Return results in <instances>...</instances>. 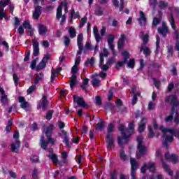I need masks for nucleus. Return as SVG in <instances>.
<instances>
[{"instance_id":"c85d7f7f","label":"nucleus","mask_w":179,"mask_h":179,"mask_svg":"<svg viewBox=\"0 0 179 179\" xmlns=\"http://www.w3.org/2000/svg\"><path fill=\"white\" fill-rule=\"evenodd\" d=\"M162 166H163L164 170L166 173H168L169 176H170L171 177H173V176H174V171L170 169V168L169 167V165H167L166 162H162Z\"/></svg>"},{"instance_id":"f03ea898","label":"nucleus","mask_w":179,"mask_h":179,"mask_svg":"<svg viewBox=\"0 0 179 179\" xmlns=\"http://www.w3.org/2000/svg\"><path fill=\"white\" fill-rule=\"evenodd\" d=\"M137 149L138 150V153H136V157L137 159H141L145 153H146V151L148 150V148L145 146V144L143 143V136H138L137 138Z\"/></svg>"},{"instance_id":"603ef678","label":"nucleus","mask_w":179,"mask_h":179,"mask_svg":"<svg viewBox=\"0 0 179 179\" xmlns=\"http://www.w3.org/2000/svg\"><path fill=\"white\" fill-rule=\"evenodd\" d=\"M30 160L32 162V163H38L40 162V159H38V156L37 155H31L30 157Z\"/></svg>"},{"instance_id":"2f4dec72","label":"nucleus","mask_w":179,"mask_h":179,"mask_svg":"<svg viewBox=\"0 0 179 179\" xmlns=\"http://www.w3.org/2000/svg\"><path fill=\"white\" fill-rule=\"evenodd\" d=\"M45 66H47V64L44 59H42V61L36 66L37 72H38V71H41V69H44Z\"/></svg>"},{"instance_id":"9d476101","label":"nucleus","mask_w":179,"mask_h":179,"mask_svg":"<svg viewBox=\"0 0 179 179\" xmlns=\"http://www.w3.org/2000/svg\"><path fill=\"white\" fill-rule=\"evenodd\" d=\"M171 104L172 106L171 108V114H176V107L179 106V101L177 100V96H173V99L171 101Z\"/></svg>"},{"instance_id":"69168bd1","label":"nucleus","mask_w":179,"mask_h":179,"mask_svg":"<svg viewBox=\"0 0 179 179\" xmlns=\"http://www.w3.org/2000/svg\"><path fill=\"white\" fill-rule=\"evenodd\" d=\"M3 17H6L3 8H0V20H3Z\"/></svg>"},{"instance_id":"473e14b6","label":"nucleus","mask_w":179,"mask_h":179,"mask_svg":"<svg viewBox=\"0 0 179 179\" xmlns=\"http://www.w3.org/2000/svg\"><path fill=\"white\" fill-rule=\"evenodd\" d=\"M89 64L90 65V66H93L94 65V57H92L90 59H87L84 64V66L87 68V66H89Z\"/></svg>"},{"instance_id":"5701e85b","label":"nucleus","mask_w":179,"mask_h":179,"mask_svg":"<svg viewBox=\"0 0 179 179\" xmlns=\"http://www.w3.org/2000/svg\"><path fill=\"white\" fill-rule=\"evenodd\" d=\"M131 163V173H136V170H138V162L134 158L130 159Z\"/></svg>"},{"instance_id":"cd10ccee","label":"nucleus","mask_w":179,"mask_h":179,"mask_svg":"<svg viewBox=\"0 0 179 179\" xmlns=\"http://www.w3.org/2000/svg\"><path fill=\"white\" fill-rule=\"evenodd\" d=\"M93 33L96 39V43H100L101 41V36H100V34H99V29L97 27H93Z\"/></svg>"},{"instance_id":"a18cd8bd","label":"nucleus","mask_w":179,"mask_h":179,"mask_svg":"<svg viewBox=\"0 0 179 179\" xmlns=\"http://www.w3.org/2000/svg\"><path fill=\"white\" fill-rule=\"evenodd\" d=\"M63 143H65L66 148H72V143L69 141V138H63Z\"/></svg>"},{"instance_id":"f257e3e1","label":"nucleus","mask_w":179,"mask_h":179,"mask_svg":"<svg viewBox=\"0 0 179 179\" xmlns=\"http://www.w3.org/2000/svg\"><path fill=\"white\" fill-rule=\"evenodd\" d=\"M114 132V124L113 123H109L108 125V129H107V134H106V148L108 150H111L113 148H115L114 145V137L111 136V134Z\"/></svg>"},{"instance_id":"bb28decb","label":"nucleus","mask_w":179,"mask_h":179,"mask_svg":"<svg viewBox=\"0 0 179 179\" xmlns=\"http://www.w3.org/2000/svg\"><path fill=\"white\" fill-rule=\"evenodd\" d=\"M160 131H162V134H165L168 132L169 134H172V135L174 136V134H176V129H169V128H164V126L160 127Z\"/></svg>"},{"instance_id":"c756f323","label":"nucleus","mask_w":179,"mask_h":179,"mask_svg":"<svg viewBox=\"0 0 179 179\" xmlns=\"http://www.w3.org/2000/svg\"><path fill=\"white\" fill-rule=\"evenodd\" d=\"M155 136L158 138L159 137V134H155V131H153V127H152V126H149L148 127V137L149 138V139H152Z\"/></svg>"},{"instance_id":"39448f33","label":"nucleus","mask_w":179,"mask_h":179,"mask_svg":"<svg viewBox=\"0 0 179 179\" xmlns=\"http://www.w3.org/2000/svg\"><path fill=\"white\" fill-rule=\"evenodd\" d=\"M62 5H64V3L61 2L57 8V13H56L57 19L59 20L62 17V20L60 22L61 25L64 24V23L66 22V15H62V8H63Z\"/></svg>"},{"instance_id":"aec40b11","label":"nucleus","mask_w":179,"mask_h":179,"mask_svg":"<svg viewBox=\"0 0 179 179\" xmlns=\"http://www.w3.org/2000/svg\"><path fill=\"white\" fill-rule=\"evenodd\" d=\"M49 143H52V145H54V143H55V140L53 139V142L52 141H50L49 139H48V141H45V140H44V137H41V148H42V149H47V146H48Z\"/></svg>"},{"instance_id":"6e6d98bb","label":"nucleus","mask_w":179,"mask_h":179,"mask_svg":"<svg viewBox=\"0 0 179 179\" xmlns=\"http://www.w3.org/2000/svg\"><path fill=\"white\" fill-rule=\"evenodd\" d=\"M171 160H172L173 164H176L178 162V158H177V155L176 154H172Z\"/></svg>"},{"instance_id":"bf43d9fd","label":"nucleus","mask_w":179,"mask_h":179,"mask_svg":"<svg viewBox=\"0 0 179 179\" xmlns=\"http://www.w3.org/2000/svg\"><path fill=\"white\" fill-rule=\"evenodd\" d=\"M32 178L33 179H38V171L37 169H34L32 172Z\"/></svg>"},{"instance_id":"20e7f679","label":"nucleus","mask_w":179,"mask_h":179,"mask_svg":"<svg viewBox=\"0 0 179 179\" xmlns=\"http://www.w3.org/2000/svg\"><path fill=\"white\" fill-rule=\"evenodd\" d=\"M48 96L45 94H42L41 99L38 102L37 110H41L43 111H46L48 108Z\"/></svg>"},{"instance_id":"4d7b16f0","label":"nucleus","mask_w":179,"mask_h":179,"mask_svg":"<svg viewBox=\"0 0 179 179\" xmlns=\"http://www.w3.org/2000/svg\"><path fill=\"white\" fill-rule=\"evenodd\" d=\"M174 120V115L170 113L169 116L165 117V122H171Z\"/></svg>"},{"instance_id":"72a5a7b5","label":"nucleus","mask_w":179,"mask_h":179,"mask_svg":"<svg viewBox=\"0 0 179 179\" xmlns=\"http://www.w3.org/2000/svg\"><path fill=\"white\" fill-rule=\"evenodd\" d=\"M69 33L71 38H75L76 37V29L73 27H69Z\"/></svg>"},{"instance_id":"864d4df0","label":"nucleus","mask_w":179,"mask_h":179,"mask_svg":"<svg viewBox=\"0 0 179 179\" xmlns=\"http://www.w3.org/2000/svg\"><path fill=\"white\" fill-rule=\"evenodd\" d=\"M168 54L169 55V57H173V54H174V50L173 48V45H169L167 48Z\"/></svg>"},{"instance_id":"9b49d317","label":"nucleus","mask_w":179,"mask_h":179,"mask_svg":"<svg viewBox=\"0 0 179 179\" xmlns=\"http://www.w3.org/2000/svg\"><path fill=\"white\" fill-rule=\"evenodd\" d=\"M32 45H33V56L38 57V55H40V47H39L38 41L33 40Z\"/></svg>"},{"instance_id":"680f3d73","label":"nucleus","mask_w":179,"mask_h":179,"mask_svg":"<svg viewBox=\"0 0 179 179\" xmlns=\"http://www.w3.org/2000/svg\"><path fill=\"white\" fill-rule=\"evenodd\" d=\"M131 133H130L129 135H127V133H124L122 134V138L123 139H125L126 142H129V138H131Z\"/></svg>"},{"instance_id":"f704fd0d","label":"nucleus","mask_w":179,"mask_h":179,"mask_svg":"<svg viewBox=\"0 0 179 179\" xmlns=\"http://www.w3.org/2000/svg\"><path fill=\"white\" fill-rule=\"evenodd\" d=\"M44 78V73H39L38 76H36V78L34 80V85H38L41 80H43Z\"/></svg>"},{"instance_id":"ea45409f","label":"nucleus","mask_w":179,"mask_h":179,"mask_svg":"<svg viewBox=\"0 0 179 179\" xmlns=\"http://www.w3.org/2000/svg\"><path fill=\"white\" fill-rule=\"evenodd\" d=\"M47 156L50 159V160H52V163H58V155H57L56 154H51Z\"/></svg>"},{"instance_id":"8fccbe9b","label":"nucleus","mask_w":179,"mask_h":179,"mask_svg":"<svg viewBox=\"0 0 179 179\" xmlns=\"http://www.w3.org/2000/svg\"><path fill=\"white\" fill-rule=\"evenodd\" d=\"M52 114H54V110H48L45 116L46 120L50 121L52 118Z\"/></svg>"},{"instance_id":"ddd939ff","label":"nucleus","mask_w":179,"mask_h":179,"mask_svg":"<svg viewBox=\"0 0 179 179\" xmlns=\"http://www.w3.org/2000/svg\"><path fill=\"white\" fill-rule=\"evenodd\" d=\"M61 71H62V68L59 67V69H54L52 71L51 73V77H50V82L52 83H54V80H55V78H57L58 76V75H59L61 73Z\"/></svg>"},{"instance_id":"c03bdc74","label":"nucleus","mask_w":179,"mask_h":179,"mask_svg":"<svg viewBox=\"0 0 179 179\" xmlns=\"http://www.w3.org/2000/svg\"><path fill=\"white\" fill-rule=\"evenodd\" d=\"M127 68H131L134 69L135 68V59H130L127 62Z\"/></svg>"},{"instance_id":"3c124183","label":"nucleus","mask_w":179,"mask_h":179,"mask_svg":"<svg viewBox=\"0 0 179 179\" xmlns=\"http://www.w3.org/2000/svg\"><path fill=\"white\" fill-rule=\"evenodd\" d=\"M13 79L14 80L15 86H17V85H19V76H17V74L13 73Z\"/></svg>"},{"instance_id":"58836bf2","label":"nucleus","mask_w":179,"mask_h":179,"mask_svg":"<svg viewBox=\"0 0 179 179\" xmlns=\"http://www.w3.org/2000/svg\"><path fill=\"white\" fill-rule=\"evenodd\" d=\"M134 131H135V124H134V121H132L130 123H129L127 132L129 134H134Z\"/></svg>"},{"instance_id":"338daca9","label":"nucleus","mask_w":179,"mask_h":179,"mask_svg":"<svg viewBox=\"0 0 179 179\" xmlns=\"http://www.w3.org/2000/svg\"><path fill=\"white\" fill-rule=\"evenodd\" d=\"M118 131L121 132L122 135L125 134V126H124V124H120L118 127Z\"/></svg>"},{"instance_id":"de8ad7c7","label":"nucleus","mask_w":179,"mask_h":179,"mask_svg":"<svg viewBox=\"0 0 179 179\" xmlns=\"http://www.w3.org/2000/svg\"><path fill=\"white\" fill-rule=\"evenodd\" d=\"M103 10L101 9V7L100 6L96 7V9L95 10V15L96 16H103Z\"/></svg>"},{"instance_id":"e2e57ef3","label":"nucleus","mask_w":179,"mask_h":179,"mask_svg":"<svg viewBox=\"0 0 179 179\" xmlns=\"http://www.w3.org/2000/svg\"><path fill=\"white\" fill-rule=\"evenodd\" d=\"M95 99L97 106H101L103 104V100H101V97L97 96H96Z\"/></svg>"},{"instance_id":"393cba45","label":"nucleus","mask_w":179,"mask_h":179,"mask_svg":"<svg viewBox=\"0 0 179 179\" xmlns=\"http://www.w3.org/2000/svg\"><path fill=\"white\" fill-rule=\"evenodd\" d=\"M145 117L141 118L140 123L138 124V132L142 133L146 129V122H145Z\"/></svg>"},{"instance_id":"79ce46f5","label":"nucleus","mask_w":179,"mask_h":179,"mask_svg":"<svg viewBox=\"0 0 179 179\" xmlns=\"http://www.w3.org/2000/svg\"><path fill=\"white\" fill-rule=\"evenodd\" d=\"M114 105L110 102H108L105 104L104 110L113 111L114 110Z\"/></svg>"},{"instance_id":"b1692460","label":"nucleus","mask_w":179,"mask_h":179,"mask_svg":"<svg viewBox=\"0 0 179 179\" xmlns=\"http://www.w3.org/2000/svg\"><path fill=\"white\" fill-rule=\"evenodd\" d=\"M125 34H122L120 38L117 41V48L118 50H122L124 48V44H125Z\"/></svg>"},{"instance_id":"0eeeda50","label":"nucleus","mask_w":179,"mask_h":179,"mask_svg":"<svg viewBox=\"0 0 179 179\" xmlns=\"http://www.w3.org/2000/svg\"><path fill=\"white\" fill-rule=\"evenodd\" d=\"M54 130V125L50 124L48 127H46L43 129V132H45L46 135L47 139L49 140V142H54V138L52 137V131Z\"/></svg>"},{"instance_id":"09e8293b","label":"nucleus","mask_w":179,"mask_h":179,"mask_svg":"<svg viewBox=\"0 0 179 179\" xmlns=\"http://www.w3.org/2000/svg\"><path fill=\"white\" fill-rule=\"evenodd\" d=\"M115 37L113 34H109L108 36V44H114V40Z\"/></svg>"},{"instance_id":"13d9d810","label":"nucleus","mask_w":179,"mask_h":179,"mask_svg":"<svg viewBox=\"0 0 179 179\" xmlns=\"http://www.w3.org/2000/svg\"><path fill=\"white\" fill-rule=\"evenodd\" d=\"M22 27L24 29H29L31 27L30 24V21H24L22 23Z\"/></svg>"},{"instance_id":"1a4fd4ad","label":"nucleus","mask_w":179,"mask_h":179,"mask_svg":"<svg viewBox=\"0 0 179 179\" xmlns=\"http://www.w3.org/2000/svg\"><path fill=\"white\" fill-rule=\"evenodd\" d=\"M73 99L74 103H77V105L79 107H83L84 108L85 107H87V104L86 103V101H85V99H83V97L73 95Z\"/></svg>"},{"instance_id":"f3484780","label":"nucleus","mask_w":179,"mask_h":179,"mask_svg":"<svg viewBox=\"0 0 179 179\" xmlns=\"http://www.w3.org/2000/svg\"><path fill=\"white\" fill-rule=\"evenodd\" d=\"M162 19H163V13H162V11H158V18L154 17L152 21V26H157L158 24H160Z\"/></svg>"},{"instance_id":"f8f14e48","label":"nucleus","mask_w":179,"mask_h":179,"mask_svg":"<svg viewBox=\"0 0 179 179\" xmlns=\"http://www.w3.org/2000/svg\"><path fill=\"white\" fill-rule=\"evenodd\" d=\"M157 31L162 37H167V34L169 33V27L166 24H162V27L158 28Z\"/></svg>"},{"instance_id":"6ab92c4d","label":"nucleus","mask_w":179,"mask_h":179,"mask_svg":"<svg viewBox=\"0 0 179 179\" xmlns=\"http://www.w3.org/2000/svg\"><path fill=\"white\" fill-rule=\"evenodd\" d=\"M18 101L21 103L20 107L21 108H23L24 110H26V108H29V102L26 101V99L24 96H20L18 97Z\"/></svg>"},{"instance_id":"4be33fe9","label":"nucleus","mask_w":179,"mask_h":179,"mask_svg":"<svg viewBox=\"0 0 179 179\" xmlns=\"http://www.w3.org/2000/svg\"><path fill=\"white\" fill-rule=\"evenodd\" d=\"M41 6H38L35 7V11L33 13V17L36 20H38V19L40 18V15H41Z\"/></svg>"},{"instance_id":"a211bd4d","label":"nucleus","mask_w":179,"mask_h":179,"mask_svg":"<svg viewBox=\"0 0 179 179\" xmlns=\"http://www.w3.org/2000/svg\"><path fill=\"white\" fill-rule=\"evenodd\" d=\"M106 128V122L103 119H100L95 126L96 131H103Z\"/></svg>"},{"instance_id":"7c9ffc66","label":"nucleus","mask_w":179,"mask_h":179,"mask_svg":"<svg viewBox=\"0 0 179 179\" xmlns=\"http://www.w3.org/2000/svg\"><path fill=\"white\" fill-rule=\"evenodd\" d=\"M122 55H123V61H122L124 64H127L128 62V59H129V52L124 50L122 52Z\"/></svg>"},{"instance_id":"4468645a","label":"nucleus","mask_w":179,"mask_h":179,"mask_svg":"<svg viewBox=\"0 0 179 179\" xmlns=\"http://www.w3.org/2000/svg\"><path fill=\"white\" fill-rule=\"evenodd\" d=\"M142 52L145 55V58H148V57H150V55H152V51H150V48H149V47H148L147 45L141 46L140 52Z\"/></svg>"},{"instance_id":"7ed1b4c3","label":"nucleus","mask_w":179,"mask_h":179,"mask_svg":"<svg viewBox=\"0 0 179 179\" xmlns=\"http://www.w3.org/2000/svg\"><path fill=\"white\" fill-rule=\"evenodd\" d=\"M19 136H20L19 131H15L13 137L14 139H15V141L10 145V151L13 152V153H19V149L20 148L21 145V142L19 140Z\"/></svg>"},{"instance_id":"4c0bfd02","label":"nucleus","mask_w":179,"mask_h":179,"mask_svg":"<svg viewBox=\"0 0 179 179\" xmlns=\"http://www.w3.org/2000/svg\"><path fill=\"white\" fill-rule=\"evenodd\" d=\"M0 101L3 106H6L8 104V101H9V99H8V96L6 94L1 95Z\"/></svg>"},{"instance_id":"423d86ee","label":"nucleus","mask_w":179,"mask_h":179,"mask_svg":"<svg viewBox=\"0 0 179 179\" xmlns=\"http://www.w3.org/2000/svg\"><path fill=\"white\" fill-rule=\"evenodd\" d=\"M169 20L171 26V28L173 29V30H174V32H173L174 38H176V40H179V32H178V30H177V27L176 26V21L174 20V15H173V13L170 14V17Z\"/></svg>"},{"instance_id":"0e129e2a","label":"nucleus","mask_w":179,"mask_h":179,"mask_svg":"<svg viewBox=\"0 0 179 179\" xmlns=\"http://www.w3.org/2000/svg\"><path fill=\"white\" fill-rule=\"evenodd\" d=\"M86 22H87V17L81 18V20H80V27H83V26H85V23H86Z\"/></svg>"},{"instance_id":"6e6552de","label":"nucleus","mask_w":179,"mask_h":179,"mask_svg":"<svg viewBox=\"0 0 179 179\" xmlns=\"http://www.w3.org/2000/svg\"><path fill=\"white\" fill-rule=\"evenodd\" d=\"M83 34H79L77 37V45L78 47V50L77 52V55H82V52H83Z\"/></svg>"},{"instance_id":"5fc2aeb1","label":"nucleus","mask_w":179,"mask_h":179,"mask_svg":"<svg viewBox=\"0 0 179 179\" xmlns=\"http://www.w3.org/2000/svg\"><path fill=\"white\" fill-rule=\"evenodd\" d=\"M64 45L66 47H69V44H71V38H69V36H64Z\"/></svg>"},{"instance_id":"052dcab7","label":"nucleus","mask_w":179,"mask_h":179,"mask_svg":"<svg viewBox=\"0 0 179 179\" xmlns=\"http://www.w3.org/2000/svg\"><path fill=\"white\" fill-rule=\"evenodd\" d=\"M34 90H36V85H33L30 86L29 87V89L27 90L28 94H31V93H33V92H34Z\"/></svg>"},{"instance_id":"a878e982","label":"nucleus","mask_w":179,"mask_h":179,"mask_svg":"<svg viewBox=\"0 0 179 179\" xmlns=\"http://www.w3.org/2000/svg\"><path fill=\"white\" fill-rule=\"evenodd\" d=\"M147 170H149L151 173H156V164L152 161H150L148 164H146Z\"/></svg>"},{"instance_id":"774afa93","label":"nucleus","mask_w":179,"mask_h":179,"mask_svg":"<svg viewBox=\"0 0 179 179\" xmlns=\"http://www.w3.org/2000/svg\"><path fill=\"white\" fill-rule=\"evenodd\" d=\"M171 72L173 76H177L178 72H177V67L176 66H173L172 69H171Z\"/></svg>"},{"instance_id":"2eb2a0df","label":"nucleus","mask_w":179,"mask_h":179,"mask_svg":"<svg viewBox=\"0 0 179 179\" xmlns=\"http://www.w3.org/2000/svg\"><path fill=\"white\" fill-rule=\"evenodd\" d=\"M140 13V17L138 19V22L140 24V26H145L146 24V16H145V13L142 10L139 11Z\"/></svg>"},{"instance_id":"412c9836","label":"nucleus","mask_w":179,"mask_h":179,"mask_svg":"<svg viewBox=\"0 0 179 179\" xmlns=\"http://www.w3.org/2000/svg\"><path fill=\"white\" fill-rule=\"evenodd\" d=\"M38 31L40 36H45V34H47V31H48V29H47L46 26H44V24H39Z\"/></svg>"},{"instance_id":"c9c22d12","label":"nucleus","mask_w":179,"mask_h":179,"mask_svg":"<svg viewBox=\"0 0 179 179\" xmlns=\"http://www.w3.org/2000/svg\"><path fill=\"white\" fill-rule=\"evenodd\" d=\"M158 6L159 9H161L162 10H164V9H166V8L169 6V3L164 1H160L159 2Z\"/></svg>"},{"instance_id":"49530a36","label":"nucleus","mask_w":179,"mask_h":179,"mask_svg":"<svg viewBox=\"0 0 179 179\" xmlns=\"http://www.w3.org/2000/svg\"><path fill=\"white\" fill-rule=\"evenodd\" d=\"M10 3V0L0 1V7L5 8Z\"/></svg>"},{"instance_id":"dca6fc26","label":"nucleus","mask_w":179,"mask_h":179,"mask_svg":"<svg viewBox=\"0 0 179 179\" xmlns=\"http://www.w3.org/2000/svg\"><path fill=\"white\" fill-rule=\"evenodd\" d=\"M162 138L165 139L164 141V146L165 148H169V143H171V142L174 141L173 136H166V134H163Z\"/></svg>"},{"instance_id":"37998d69","label":"nucleus","mask_w":179,"mask_h":179,"mask_svg":"<svg viewBox=\"0 0 179 179\" xmlns=\"http://www.w3.org/2000/svg\"><path fill=\"white\" fill-rule=\"evenodd\" d=\"M142 40H143V42L141 43V46L146 45V44L149 43V35L148 34L143 35L142 37Z\"/></svg>"},{"instance_id":"a19ab883","label":"nucleus","mask_w":179,"mask_h":179,"mask_svg":"<svg viewBox=\"0 0 179 179\" xmlns=\"http://www.w3.org/2000/svg\"><path fill=\"white\" fill-rule=\"evenodd\" d=\"M120 157L122 162H127L128 156L125 155V151L124 150H120Z\"/></svg>"},{"instance_id":"e433bc0d","label":"nucleus","mask_w":179,"mask_h":179,"mask_svg":"<svg viewBox=\"0 0 179 179\" xmlns=\"http://www.w3.org/2000/svg\"><path fill=\"white\" fill-rule=\"evenodd\" d=\"M93 80L92 81V85L93 87H99L100 86V83L101 82L100 80L94 78V76H92Z\"/></svg>"}]
</instances>
